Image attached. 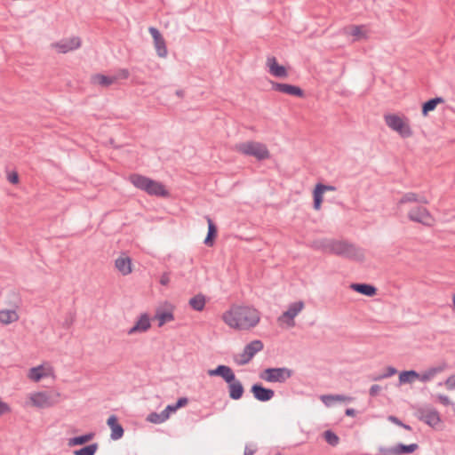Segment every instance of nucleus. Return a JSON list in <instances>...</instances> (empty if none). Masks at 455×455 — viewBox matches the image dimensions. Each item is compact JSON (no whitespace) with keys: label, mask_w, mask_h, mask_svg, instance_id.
<instances>
[{"label":"nucleus","mask_w":455,"mask_h":455,"mask_svg":"<svg viewBox=\"0 0 455 455\" xmlns=\"http://www.w3.org/2000/svg\"><path fill=\"white\" fill-rule=\"evenodd\" d=\"M222 320L231 328L250 330L259 323L260 313L252 307L239 306L225 312Z\"/></svg>","instance_id":"1"},{"label":"nucleus","mask_w":455,"mask_h":455,"mask_svg":"<svg viewBox=\"0 0 455 455\" xmlns=\"http://www.w3.org/2000/svg\"><path fill=\"white\" fill-rule=\"evenodd\" d=\"M318 248L350 260L362 262L364 260V251L362 248L347 240L323 239L319 241Z\"/></svg>","instance_id":"2"},{"label":"nucleus","mask_w":455,"mask_h":455,"mask_svg":"<svg viewBox=\"0 0 455 455\" xmlns=\"http://www.w3.org/2000/svg\"><path fill=\"white\" fill-rule=\"evenodd\" d=\"M129 180L136 188L146 192L149 196L164 198L170 196V192L160 181L138 173L131 174L129 176Z\"/></svg>","instance_id":"3"},{"label":"nucleus","mask_w":455,"mask_h":455,"mask_svg":"<svg viewBox=\"0 0 455 455\" xmlns=\"http://www.w3.org/2000/svg\"><path fill=\"white\" fill-rule=\"evenodd\" d=\"M235 150L242 155L253 156L258 161L269 159L271 156L267 147L264 143L254 140L236 144Z\"/></svg>","instance_id":"4"},{"label":"nucleus","mask_w":455,"mask_h":455,"mask_svg":"<svg viewBox=\"0 0 455 455\" xmlns=\"http://www.w3.org/2000/svg\"><path fill=\"white\" fill-rule=\"evenodd\" d=\"M386 124L393 131L399 133L402 138H410L413 132L410 124L403 121L402 117L395 114H387L384 116Z\"/></svg>","instance_id":"5"},{"label":"nucleus","mask_w":455,"mask_h":455,"mask_svg":"<svg viewBox=\"0 0 455 455\" xmlns=\"http://www.w3.org/2000/svg\"><path fill=\"white\" fill-rule=\"evenodd\" d=\"M292 374V370L286 367L267 368L259 373V378L267 382L284 383Z\"/></svg>","instance_id":"6"},{"label":"nucleus","mask_w":455,"mask_h":455,"mask_svg":"<svg viewBox=\"0 0 455 455\" xmlns=\"http://www.w3.org/2000/svg\"><path fill=\"white\" fill-rule=\"evenodd\" d=\"M414 415L419 420L431 427H435L441 422V417L438 411L429 405L415 408Z\"/></svg>","instance_id":"7"},{"label":"nucleus","mask_w":455,"mask_h":455,"mask_svg":"<svg viewBox=\"0 0 455 455\" xmlns=\"http://www.w3.org/2000/svg\"><path fill=\"white\" fill-rule=\"evenodd\" d=\"M59 393L37 392L31 395L30 399L34 406L38 408H49L58 403Z\"/></svg>","instance_id":"8"},{"label":"nucleus","mask_w":455,"mask_h":455,"mask_svg":"<svg viewBox=\"0 0 455 455\" xmlns=\"http://www.w3.org/2000/svg\"><path fill=\"white\" fill-rule=\"evenodd\" d=\"M418 449L419 445L417 443L404 444L400 443L393 447H380L379 452L380 455H403L413 453Z\"/></svg>","instance_id":"9"},{"label":"nucleus","mask_w":455,"mask_h":455,"mask_svg":"<svg viewBox=\"0 0 455 455\" xmlns=\"http://www.w3.org/2000/svg\"><path fill=\"white\" fill-rule=\"evenodd\" d=\"M408 218L413 222L420 223L425 226H430L431 221L433 220L428 210L423 206H417L412 208L408 212Z\"/></svg>","instance_id":"10"},{"label":"nucleus","mask_w":455,"mask_h":455,"mask_svg":"<svg viewBox=\"0 0 455 455\" xmlns=\"http://www.w3.org/2000/svg\"><path fill=\"white\" fill-rule=\"evenodd\" d=\"M271 85L272 89L275 92H279L291 96H295L298 98L305 97V92L299 86L274 81H271Z\"/></svg>","instance_id":"11"},{"label":"nucleus","mask_w":455,"mask_h":455,"mask_svg":"<svg viewBox=\"0 0 455 455\" xmlns=\"http://www.w3.org/2000/svg\"><path fill=\"white\" fill-rule=\"evenodd\" d=\"M148 31L153 37L154 45L156 50L157 55L161 58L166 57L168 53L166 43L160 31L154 27H150L148 28Z\"/></svg>","instance_id":"12"},{"label":"nucleus","mask_w":455,"mask_h":455,"mask_svg":"<svg viewBox=\"0 0 455 455\" xmlns=\"http://www.w3.org/2000/svg\"><path fill=\"white\" fill-rule=\"evenodd\" d=\"M304 302L296 301L291 303L288 309L279 317L280 321L286 322L289 326H294V317L303 309Z\"/></svg>","instance_id":"13"},{"label":"nucleus","mask_w":455,"mask_h":455,"mask_svg":"<svg viewBox=\"0 0 455 455\" xmlns=\"http://www.w3.org/2000/svg\"><path fill=\"white\" fill-rule=\"evenodd\" d=\"M251 392L253 397L259 402L270 401L275 395L273 389L265 387L261 383L253 384L251 387Z\"/></svg>","instance_id":"14"},{"label":"nucleus","mask_w":455,"mask_h":455,"mask_svg":"<svg viewBox=\"0 0 455 455\" xmlns=\"http://www.w3.org/2000/svg\"><path fill=\"white\" fill-rule=\"evenodd\" d=\"M207 373L211 377H221L226 383L232 382L235 378L233 370L229 366L224 364H220L215 369L208 370Z\"/></svg>","instance_id":"15"},{"label":"nucleus","mask_w":455,"mask_h":455,"mask_svg":"<svg viewBox=\"0 0 455 455\" xmlns=\"http://www.w3.org/2000/svg\"><path fill=\"white\" fill-rule=\"evenodd\" d=\"M59 52L67 53L81 46V39L78 36H73L68 39H63L54 44Z\"/></svg>","instance_id":"16"},{"label":"nucleus","mask_w":455,"mask_h":455,"mask_svg":"<svg viewBox=\"0 0 455 455\" xmlns=\"http://www.w3.org/2000/svg\"><path fill=\"white\" fill-rule=\"evenodd\" d=\"M267 66L269 73L278 78H285L288 76L287 69L284 66L278 64L276 58L274 56L267 57Z\"/></svg>","instance_id":"17"},{"label":"nucleus","mask_w":455,"mask_h":455,"mask_svg":"<svg viewBox=\"0 0 455 455\" xmlns=\"http://www.w3.org/2000/svg\"><path fill=\"white\" fill-rule=\"evenodd\" d=\"M151 327L150 317L147 313L140 315L134 325L128 331V334L132 335L137 332H145Z\"/></svg>","instance_id":"18"},{"label":"nucleus","mask_w":455,"mask_h":455,"mask_svg":"<svg viewBox=\"0 0 455 455\" xmlns=\"http://www.w3.org/2000/svg\"><path fill=\"white\" fill-rule=\"evenodd\" d=\"M107 424L111 429L110 437L112 440H118L123 437L124 430L122 425L118 422V418L116 415H111L108 419Z\"/></svg>","instance_id":"19"},{"label":"nucleus","mask_w":455,"mask_h":455,"mask_svg":"<svg viewBox=\"0 0 455 455\" xmlns=\"http://www.w3.org/2000/svg\"><path fill=\"white\" fill-rule=\"evenodd\" d=\"M350 288L353 291L368 297L375 296L378 291L374 285L365 283H353L350 284Z\"/></svg>","instance_id":"20"},{"label":"nucleus","mask_w":455,"mask_h":455,"mask_svg":"<svg viewBox=\"0 0 455 455\" xmlns=\"http://www.w3.org/2000/svg\"><path fill=\"white\" fill-rule=\"evenodd\" d=\"M227 384L228 387V395L231 399L239 400L243 397L244 387L240 380L235 378V380Z\"/></svg>","instance_id":"21"},{"label":"nucleus","mask_w":455,"mask_h":455,"mask_svg":"<svg viewBox=\"0 0 455 455\" xmlns=\"http://www.w3.org/2000/svg\"><path fill=\"white\" fill-rule=\"evenodd\" d=\"M118 80L117 76H105L102 74H95L91 77V82L93 84H98L103 88H108Z\"/></svg>","instance_id":"22"},{"label":"nucleus","mask_w":455,"mask_h":455,"mask_svg":"<svg viewBox=\"0 0 455 455\" xmlns=\"http://www.w3.org/2000/svg\"><path fill=\"white\" fill-rule=\"evenodd\" d=\"M205 218L208 223V232L204 243L205 245L212 247L213 246L218 235V228L209 216H206Z\"/></svg>","instance_id":"23"},{"label":"nucleus","mask_w":455,"mask_h":455,"mask_svg":"<svg viewBox=\"0 0 455 455\" xmlns=\"http://www.w3.org/2000/svg\"><path fill=\"white\" fill-rule=\"evenodd\" d=\"M115 266L124 275L132 272V260L129 257H119L115 261Z\"/></svg>","instance_id":"24"},{"label":"nucleus","mask_w":455,"mask_h":455,"mask_svg":"<svg viewBox=\"0 0 455 455\" xmlns=\"http://www.w3.org/2000/svg\"><path fill=\"white\" fill-rule=\"evenodd\" d=\"M445 368L446 363H443L442 365L436 367H431L423 373H419V377H418V379H419L422 382H427L430 379H432L437 373L442 372Z\"/></svg>","instance_id":"25"},{"label":"nucleus","mask_w":455,"mask_h":455,"mask_svg":"<svg viewBox=\"0 0 455 455\" xmlns=\"http://www.w3.org/2000/svg\"><path fill=\"white\" fill-rule=\"evenodd\" d=\"M18 319L19 315L15 308L0 310V323L4 324H10L13 322L18 321Z\"/></svg>","instance_id":"26"},{"label":"nucleus","mask_w":455,"mask_h":455,"mask_svg":"<svg viewBox=\"0 0 455 455\" xmlns=\"http://www.w3.org/2000/svg\"><path fill=\"white\" fill-rule=\"evenodd\" d=\"M264 348V344L261 340L259 339H254L252 341H251L250 343H248L243 350L245 351L246 355L251 356V358L252 359L254 357V355L258 353V352H260L261 350H263Z\"/></svg>","instance_id":"27"},{"label":"nucleus","mask_w":455,"mask_h":455,"mask_svg":"<svg viewBox=\"0 0 455 455\" xmlns=\"http://www.w3.org/2000/svg\"><path fill=\"white\" fill-rule=\"evenodd\" d=\"M95 434L91 432L82 435L75 436L68 439V447L84 445L94 438Z\"/></svg>","instance_id":"28"},{"label":"nucleus","mask_w":455,"mask_h":455,"mask_svg":"<svg viewBox=\"0 0 455 455\" xmlns=\"http://www.w3.org/2000/svg\"><path fill=\"white\" fill-rule=\"evenodd\" d=\"M444 99L443 97H435L429 99L422 104V115L427 116L429 112L434 111L439 103H443Z\"/></svg>","instance_id":"29"},{"label":"nucleus","mask_w":455,"mask_h":455,"mask_svg":"<svg viewBox=\"0 0 455 455\" xmlns=\"http://www.w3.org/2000/svg\"><path fill=\"white\" fill-rule=\"evenodd\" d=\"M205 302H206L205 296L199 293V294L192 297L189 299L188 304L194 310L203 311L205 307Z\"/></svg>","instance_id":"30"},{"label":"nucleus","mask_w":455,"mask_h":455,"mask_svg":"<svg viewBox=\"0 0 455 455\" xmlns=\"http://www.w3.org/2000/svg\"><path fill=\"white\" fill-rule=\"evenodd\" d=\"M418 377H419V373L414 370L403 371L399 373V383L400 384L411 383L415 379H418Z\"/></svg>","instance_id":"31"},{"label":"nucleus","mask_w":455,"mask_h":455,"mask_svg":"<svg viewBox=\"0 0 455 455\" xmlns=\"http://www.w3.org/2000/svg\"><path fill=\"white\" fill-rule=\"evenodd\" d=\"M155 317L158 320V326L162 327L168 322L174 320V315L171 311L157 310Z\"/></svg>","instance_id":"32"},{"label":"nucleus","mask_w":455,"mask_h":455,"mask_svg":"<svg viewBox=\"0 0 455 455\" xmlns=\"http://www.w3.org/2000/svg\"><path fill=\"white\" fill-rule=\"evenodd\" d=\"M99 444L93 443L73 451L74 455H94L98 451Z\"/></svg>","instance_id":"33"},{"label":"nucleus","mask_w":455,"mask_h":455,"mask_svg":"<svg viewBox=\"0 0 455 455\" xmlns=\"http://www.w3.org/2000/svg\"><path fill=\"white\" fill-rule=\"evenodd\" d=\"M323 201V193L318 188V187L315 185L314 191H313V206L314 209L318 211L322 207V204Z\"/></svg>","instance_id":"34"},{"label":"nucleus","mask_w":455,"mask_h":455,"mask_svg":"<svg viewBox=\"0 0 455 455\" xmlns=\"http://www.w3.org/2000/svg\"><path fill=\"white\" fill-rule=\"evenodd\" d=\"M323 439L331 446L335 447L339 443V437L332 430H325L323 433Z\"/></svg>","instance_id":"35"},{"label":"nucleus","mask_w":455,"mask_h":455,"mask_svg":"<svg viewBox=\"0 0 455 455\" xmlns=\"http://www.w3.org/2000/svg\"><path fill=\"white\" fill-rule=\"evenodd\" d=\"M45 376H46V373L44 372L43 365H39L37 367L31 368L29 371V374H28V377L36 382L39 381Z\"/></svg>","instance_id":"36"},{"label":"nucleus","mask_w":455,"mask_h":455,"mask_svg":"<svg viewBox=\"0 0 455 455\" xmlns=\"http://www.w3.org/2000/svg\"><path fill=\"white\" fill-rule=\"evenodd\" d=\"M363 26L352 25L348 28V33L356 37V39H366L367 35L364 31H363Z\"/></svg>","instance_id":"37"},{"label":"nucleus","mask_w":455,"mask_h":455,"mask_svg":"<svg viewBox=\"0 0 455 455\" xmlns=\"http://www.w3.org/2000/svg\"><path fill=\"white\" fill-rule=\"evenodd\" d=\"M166 420V418L164 416V413H157V412H151L147 417V421L154 423V424H160Z\"/></svg>","instance_id":"38"},{"label":"nucleus","mask_w":455,"mask_h":455,"mask_svg":"<svg viewBox=\"0 0 455 455\" xmlns=\"http://www.w3.org/2000/svg\"><path fill=\"white\" fill-rule=\"evenodd\" d=\"M418 202V195L413 192L405 193L401 199L399 200V204H404L407 203H416Z\"/></svg>","instance_id":"39"},{"label":"nucleus","mask_w":455,"mask_h":455,"mask_svg":"<svg viewBox=\"0 0 455 455\" xmlns=\"http://www.w3.org/2000/svg\"><path fill=\"white\" fill-rule=\"evenodd\" d=\"M251 361V356L247 355L244 350L238 356L235 357V362L238 365H245L249 363Z\"/></svg>","instance_id":"40"},{"label":"nucleus","mask_w":455,"mask_h":455,"mask_svg":"<svg viewBox=\"0 0 455 455\" xmlns=\"http://www.w3.org/2000/svg\"><path fill=\"white\" fill-rule=\"evenodd\" d=\"M332 399L337 401H351L352 397L345 396L343 395H323L322 399L324 401L325 399Z\"/></svg>","instance_id":"41"},{"label":"nucleus","mask_w":455,"mask_h":455,"mask_svg":"<svg viewBox=\"0 0 455 455\" xmlns=\"http://www.w3.org/2000/svg\"><path fill=\"white\" fill-rule=\"evenodd\" d=\"M178 409L176 408L175 404H169L162 412L164 413V416L166 418V419H168L170 414L175 412Z\"/></svg>","instance_id":"42"},{"label":"nucleus","mask_w":455,"mask_h":455,"mask_svg":"<svg viewBox=\"0 0 455 455\" xmlns=\"http://www.w3.org/2000/svg\"><path fill=\"white\" fill-rule=\"evenodd\" d=\"M7 180L12 184H18L19 183V174L17 172H9L7 175Z\"/></svg>","instance_id":"43"},{"label":"nucleus","mask_w":455,"mask_h":455,"mask_svg":"<svg viewBox=\"0 0 455 455\" xmlns=\"http://www.w3.org/2000/svg\"><path fill=\"white\" fill-rule=\"evenodd\" d=\"M445 386L447 387V389L449 390H452V389H455V374L454 375H451L446 380H445Z\"/></svg>","instance_id":"44"},{"label":"nucleus","mask_w":455,"mask_h":455,"mask_svg":"<svg viewBox=\"0 0 455 455\" xmlns=\"http://www.w3.org/2000/svg\"><path fill=\"white\" fill-rule=\"evenodd\" d=\"M381 390V387L379 385L374 384L370 387L369 395L371 397L377 396Z\"/></svg>","instance_id":"45"},{"label":"nucleus","mask_w":455,"mask_h":455,"mask_svg":"<svg viewBox=\"0 0 455 455\" xmlns=\"http://www.w3.org/2000/svg\"><path fill=\"white\" fill-rule=\"evenodd\" d=\"M316 186L318 187V188H320V190L324 193L326 191H335L336 190V188L334 186H331V185H325V184H323V183H317Z\"/></svg>","instance_id":"46"},{"label":"nucleus","mask_w":455,"mask_h":455,"mask_svg":"<svg viewBox=\"0 0 455 455\" xmlns=\"http://www.w3.org/2000/svg\"><path fill=\"white\" fill-rule=\"evenodd\" d=\"M130 76V72L126 68L120 69L115 76H117L118 79H127Z\"/></svg>","instance_id":"47"},{"label":"nucleus","mask_w":455,"mask_h":455,"mask_svg":"<svg viewBox=\"0 0 455 455\" xmlns=\"http://www.w3.org/2000/svg\"><path fill=\"white\" fill-rule=\"evenodd\" d=\"M396 372H397V371L395 368H394L392 366H388L386 369V372L382 374V377H385V379L389 378V377L395 375Z\"/></svg>","instance_id":"48"},{"label":"nucleus","mask_w":455,"mask_h":455,"mask_svg":"<svg viewBox=\"0 0 455 455\" xmlns=\"http://www.w3.org/2000/svg\"><path fill=\"white\" fill-rule=\"evenodd\" d=\"M188 403V399L187 397H180L175 405L177 409L182 408Z\"/></svg>","instance_id":"49"},{"label":"nucleus","mask_w":455,"mask_h":455,"mask_svg":"<svg viewBox=\"0 0 455 455\" xmlns=\"http://www.w3.org/2000/svg\"><path fill=\"white\" fill-rule=\"evenodd\" d=\"M437 399H438V401H439L442 404H443V405H445V406H448V405H450V404H451V401H450V399H449V397H448L447 395H441V394H440V395H437Z\"/></svg>","instance_id":"50"},{"label":"nucleus","mask_w":455,"mask_h":455,"mask_svg":"<svg viewBox=\"0 0 455 455\" xmlns=\"http://www.w3.org/2000/svg\"><path fill=\"white\" fill-rule=\"evenodd\" d=\"M160 283L162 285H167L169 283H170V276H169V273L165 272L164 273L161 277H160Z\"/></svg>","instance_id":"51"},{"label":"nucleus","mask_w":455,"mask_h":455,"mask_svg":"<svg viewBox=\"0 0 455 455\" xmlns=\"http://www.w3.org/2000/svg\"><path fill=\"white\" fill-rule=\"evenodd\" d=\"M387 420L401 427V425H403V421L398 419L396 416H394V415H390L387 417Z\"/></svg>","instance_id":"52"},{"label":"nucleus","mask_w":455,"mask_h":455,"mask_svg":"<svg viewBox=\"0 0 455 455\" xmlns=\"http://www.w3.org/2000/svg\"><path fill=\"white\" fill-rule=\"evenodd\" d=\"M253 445H246L244 448L243 455H253L257 449L255 447L252 448Z\"/></svg>","instance_id":"53"},{"label":"nucleus","mask_w":455,"mask_h":455,"mask_svg":"<svg viewBox=\"0 0 455 455\" xmlns=\"http://www.w3.org/2000/svg\"><path fill=\"white\" fill-rule=\"evenodd\" d=\"M345 414L349 417H355L356 415V411L353 408H347Z\"/></svg>","instance_id":"54"},{"label":"nucleus","mask_w":455,"mask_h":455,"mask_svg":"<svg viewBox=\"0 0 455 455\" xmlns=\"http://www.w3.org/2000/svg\"><path fill=\"white\" fill-rule=\"evenodd\" d=\"M417 203H419V204H428V200L425 197V196H419L418 195V202Z\"/></svg>","instance_id":"55"},{"label":"nucleus","mask_w":455,"mask_h":455,"mask_svg":"<svg viewBox=\"0 0 455 455\" xmlns=\"http://www.w3.org/2000/svg\"><path fill=\"white\" fill-rule=\"evenodd\" d=\"M370 379L373 381H379V380L385 379V377H382V374H379V375L370 377Z\"/></svg>","instance_id":"56"},{"label":"nucleus","mask_w":455,"mask_h":455,"mask_svg":"<svg viewBox=\"0 0 455 455\" xmlns=\"http://www.w3.org/2000/svg\"><path fill=\"white\" fill-rule=\"evenodd\" d=\"M175 94H176L179 98H181V99H182V98H184V96H185V92H184L183 90L180 89V90H177V91L175 92Z\"/></svg>","instance_id":"57"},{"label":"nucleus","mask_w":455,"mask_h":455,"mask_svg":"<svg viewBox=\"0 0 455 455\" xmlns=\"http://www.w3.org/2000/svg\"><path fill=\"white\" fill-rule=\"evenodd\" d=\"M401 427L404 428L405 430H408V431H411L412 428L410 425H407L405 423L403 422V425H401Z\"/></svg>","instance_id":"58"},{"label":"nucleus","mask_w":455,"mask_h":455,"mask_svg":"<svg viewBox=\"0 0 455 455\" xmlns=\"http://www.w3.org/2000/svg\"><path fill=\"white\" fill-rule=\"evenodd\" d=\"M452 302H453V308L455 310V294L453 295Z\"/></svg>","instance_id":"59"},{"label":"nucleus","mask_w":455,"mask_h":455,"mask_svg":"<svg viewBox=\"0 0 455 455\" xmlns=\"http://www.w3.org/2000/svg\"><path fill=\"white\" fill-rule=\"evenodd\" d=\"M275 455H282L280 452H277Z\"/></svg>","instance_id":"60"}]
</instances>
